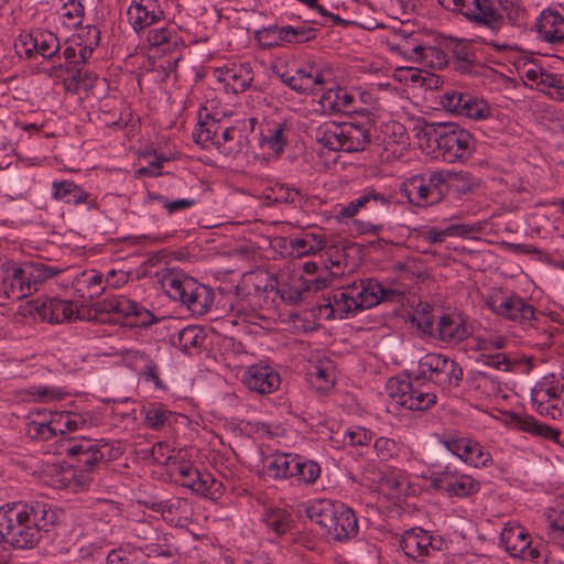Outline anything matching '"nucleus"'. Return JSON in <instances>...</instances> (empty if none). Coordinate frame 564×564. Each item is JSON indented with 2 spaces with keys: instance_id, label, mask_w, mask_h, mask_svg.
Here are the masks:
<instances>
[{
  "instance_id": "nucleus-12",
  "label": "nucleus",
  "mask_w": 564,
  "mask_h": 564,
  "mask_svg": "<svg viewBox=\"0 0 564 564\" xmlns=\"http://www.w3.org/2000/svg\"><path fill=\"white\" fill-rule=\"evenodd\" d=\"M431 486L448 497L467 498L480 490V481L467 474H458L446 467L431 477Z\"/></svg>"
},
{
  "instance_id": "nucleus-55",
  "label": "nucleus",
  "mask_w": 564,
  "mask_h": 564,
  "mask_svg": "<svg viewBox=\"0 0 564 564\" xmlns=\"http://www.w3.org/2000/svg\"><path fill=\"white\" fill-rule=\"evenodd\" d=\"M479 186V180L468 172H459L452 174L451 187L455 188L458 194L466 195L473 193Z\"/></svg>"
},
{
  "instance_id": "nucleus-49",
  "label": "nucleus",
  "mask_w": 564,
  "mask_h": 564,
  "mask_svg": "<svg viewBox=\"0 0 564 564\" xmlns=\"http://www.w3.org/2000/svg\"><path fill=\"white\" fill-rule=\"evenodd\" d=\"M425 48L426 46L412 35L405 36L399 44L393 46V51L414 63H420V61L424 59L422 56Z\"/></svg>"
},
{
  "instance_id": "nucleus-16",
  "label": "nucleus",
  "mask_w": 564,
  "mask_h": 564,
  "mask_svg": "<svg viewBox=\"0 0 564 564\" xmlns=\"http://www.w3.org/2000/svg\"><path fill=\"white\" fill-rule=\"evenodd\" d=\"M127 15L130 25L138 34L164 19L159 0H132Z\"/></svg>"
},
{
  "instance_id": "nucleus-23",
  "label": "nucleus",
  "mask_w": 564,
  "mask_h": 564,
  "mask_svg": "<svg viewBox=\"0 0 564 564\" xmlns=\"http://www.w3.org/2000/svg\"><path fill=\"white\" fill-rule=\"evenodd\" d=\"M33 311L42 321L51 324H59L73 317L75 307L74 304L68 301L46 299L42 302L36 301L33 305Z\"/></svg>"
},
{
  "instance_id": "nucleus-30",
  "label": "nucleus",
  "mask_w": 564,
  "mask_h": 564,
  "mask_svg": "<svg viewBox=\"0 0 564 564\" xmlns=\"http://www.w3.org/2000/svg\"><path fill=\"white\" fill-rule=\"evenodd\" d=\"M52 420L55 434L59 436L61 452L65 448V438H69L66 434L84 429L87 423L80 414L67 411L54 413Z\"/></svg>"
},
{
  "instance_id": "nucleus-1",
  "label": "nucleus",
  "mask_w": 564,
  "mask_h": 564,
  "mask_svg": "<svg viewBox=\"0 0 564 564\" xmlns=\"http://www.w3.org/2000/svg\"><path fill=\"white\" fill-rule=\"evenodd\" d=\"M464 377L462 366L442 354H426L419 360L414 376L402 379L392 377L386 384L388 395L394 402L411 411H427L436 403V394L425 382L437 386L443 391L457 389Z\"/></svg>"
},
{
  "instance_id": "nucleus-46",
  "label": "nucleus",
  "mask_w": 564,
  "mask_h": 564,
  "mask_svg": "<svg viewBox=\"0 0 564 564\" xmlns=\"http://www.w3.org/2000/svg\"><path fill=\"white\" fill-rule=\"evenodd\" d=\"M262 521L269 530L281 536L291 528V514L281 508L265 510Z\"/></svg>"
},
{
  "instance_id": "nucleus-35",
  "label": "nucleus",
  "mask_w": 564,
  "mask_h": 564,
  "mask_svg": "<svg viewBox=\"0 0 564 564\" xmlns=\"http://www.w3.org/2000/svg\"><path fill=\"white\" fill-rule=\"evenodd\" d=\"M563 392L564 386L555 381V376H546L535 383L531 391V401L532 403L553 404L552 402L558 400Z\"/></svg>"
},
{
  "instance_id": "nucleus-50",
  "label": "nucleus",
  "mask_w": 564,
  "mask_h": 564,
  "mask_svg": "<svg viewBox=\"0 0 564 564\" xmlns=\"http://www.w3.org/2000/svg\"><path fill=\"white\" fill-rule=\"evenodd\" d=\"M451 178L452 174L445 173L443 171H436L425 177L426 184L430 186L432 191V199H435V203H440L447 195L451 188Z\"/></svg>"
},
{
  "instance_id": "nucleus-47",
  "label": "nucleus",
  "mask_w": 564,
  "mask_h": 564,
  "mask_svg": "<svg viewBox=\"0 0 564 564\" xmlns=\"http://www.w3.org/2000/svg\"><path fill=\"white\" fill-rule=\"evenodd\" d=\"M205 340V330L199 326L189 325L178 333L177 341L174 344H177L183 351L188 352L192 348L202 347Z\"/></svg>"
},
{
  "instance_id": "nucleus-56",
  "label": "nucleus",
  "mask_w": 564,
  "mask_h": 564,
  "mask_svg": "<svg viewBox=\"0 0 564 564\" xmlns=\"http://www.w3.org/2000/svg\"><path fill=\"white\" fill-rule=\"evenodd\" d=\"M26 434L36 441H48L56 436L55 430L53 429V420L47 422L31 421L26 425Z\"/></svg>"
},
{
  "instance_id": "nucleus-32",
  "label": "nucleus",
  "mask_w": 564,
  "mask_h": 564,
  "mask_svg": "<svg viewBox=\"0 0 564 564\" xmlns=\"http://www.w3.org/2000/svg\"><path fill=\"white\" fill-rule=\"evenodd\" d=\"M316 29L305 25L292 26H270L263 33L267 36L272 35L281 42L288 43H305L316 37Z\"/></svg>"
},
{
  "instance_id": "nucleus-26",
  "label": "nucleus",
  "mask_w": 564,
  "mask_h": 564,
  "mask_svg": "<svg viewBox=\"0 0 564 564\" xmlns=\"http://www.w3.org/2000/svg\"><path fill=\"white\" fill-rule=\"evenodd\" d=\"M508 423L517 430L530 433L532 435L542 436L545 440L558 441L560 431L552 426L536 421L532 415L510 413Z\"/></svg>"
},
{
  "instance_id": "nucleus-38",
  "label": "nucleus",
  "mask_w": 564,
  "mask_h": 564,
  "mask_svg": "<svg viewBox=\"0 0 564 564\" xmlns=\"http://www.w3.org/2000/svg\"><path fill=\"white\" fill-rule=\"evenodd\" d=\"M148 42L151 46L160 48L163 53H171L180 45H183V40L177 32L169 28L150 30Z\"/></svg>"
},
{
  "instance_id": "nucleus-21",
  "label": "nucleus",
  "mask_w": 564,
  "mask_h": 564,
  "mask_svg": "<svg viewBox=\"0 0 564 564\" xmlns=\"http://www.w3.org/2000/svg\"><path fill=\"white\" fill-rule=\"evenodd\" d=\"M216 76L227 91L240 94L251 86L254 74L249 63H240L217 69Z\"/></svg>"
},
{
  "instance_id": "nucleus-13",
  "label": "nucleus",
  "mask_w": 564,
  "mask_h": 564,
  "mask_svg": "<svg viewBox=\"0 0 564 564\" xmlns=\"http://www.w3.org/2000/svg\"><path fill=\"white\" fill-rule=\"evenodd\" d=\"M282 83L300 94H315L323 91L325 85L332 80V73L308 66L295 72L294 75L282 73L279 75Z\"/></svg>"
},
{
  "instance_id": "nucleus-44",
  "label": "nucleus",
  "mask_w": 564,
  "mask_h": 564,
  "mask_svg": "<svg viewBox=\"0 0 564 564\" xmlns=\"http://www.w3.org/2000/svg\"><path fill=\"white\" fill-rule=\"evenodd\" d=\"M220 129V123L209 115H206L204 120L198 121L196 128L193 131V140L200 144L203 148H208L209 145H214L218 130Z\"/></svg>"
},
{
  "instance_id": "nucleus-34",
  "label": "nucleus",
  "mask_w": 564,
  "mask_h": 564,
  "mask_svg": "<svg viewBox=\"0 0 564 564\" xmlns=\"http://www.w3.org/2000/svg\"><path fill=\"white\" fill-rule=\"evenodd\" d=\"M500 543L505 550L513 557L525 556L527 549L531 544L529 534L520 527L503 528L500 533Z\"/></svg>"
},
{
  "instance_id": "nucleus-4",
  "label": "nucleus",
  "mask_w": 564,
  "mask_h": 564,
  "mask_svg": "<svg viewBox=\"0 0 564 564\" xmlns=\"http://www.w3.org/2000/svg\"><path fill=\"white\" fill-rule=\"evenodd\" d=\"M424 134L448 163H465L476 151L477 141L473 133L455 122L427 123Z\"/></svg>"
},
{
  "instance_id": "nucleus-25",
  "label": "nucleus",
  "mask_w": 564,
  "mask_h": 564,
  "mask_svg": "<svg viewBox=\"0 0 564 564\" xmlns=\"http://www.w3.org/2000/svg\"><path fill=\"white\" fill-rule=\"evenodd\" d=\"M74 294L85 301L98 299L106 290L104 275L95 270L79 273L72 283Z\"/></svg>"
},
{
  "instance_id": "nucleus-15",
  "label": "nucleus",
  "mask_w": 564,
  "mask_h": 564,
  "mask_svg": "<svg viewBox=\"0 0 564 564\" xmlns=\"http://www.w3.org/2000/svg\"><path fill=\"white\" fill-rule=\"evenodd\" d=\"M247 388L259 394H271L281 384L280 373L271 366L263 364L251 365L242 376Z\"/></svg>"
},
{
  "instance_id": "nucleus-64",
  "label": "nucleus",
  "mask_w": 564,
  "mask_h": 564,
  "mask_svg": "<svg viewBox=\"0 0 564 564\" xmlns=\"http://www.w3.org/2000/svg\"><path fill=\"white\" fill-rule=\"evenodd\" d=\"M106 560L108 564H135L134 553L122 547L111 550Z\"/></svg>"
},
{
  "instance_id": "nucleus-3",
  "label": "nucleus",
  "mask_w": 564,
  "mask_h": 564,
  "mask_svg": "<svg viewBox=\"0 0 564 564\" xmlns=\"http://www.w3.org/2000/svg\"><path fill=\"white\" fill-rule=\"evenodd\" d=\"M402 294L394 289L384 288L375 279H364L334 291L324 306L330 308L329 315L333 318L345 319L381 302L398 301Z\"/></svg>"
},
{
  "instance_id": "nucleus-43",
  "label": "nucleus",
  "mask_w": 564,
  "mask_h": 564,
  "mask_svg": "<svg viewBox=\"0 0 564 564\" xmlns=\"http://www.w3.org/2000/svg\"><path fill=\"white\" fill-rule=\"evenodd\" d=\"M346 142H344L345 152H360L366 149L371 142L370 132L367 128L347 122V133L345 134Z\"/></svg>"
},
{
  "instance_id": "nucleus-59",
  "label": "nucleus",
  "mask_w": 564,
  "mask_h": 564,
  "mask_svg": "<svg viewBox=\"0 0 564 564\" xmlns=\"http://www.w3.org/2000/svg\"><path fill=\"white\" fill-rule=\"evenodd\" d=\"M237 133L238 131L234 127H228L224 129L220 134L218 133L217 140L214 145L224 155H230L235 151L232 142L235 141V135Z\"/></svg>"
},
{
  "instance_id": "nucleus-54",
  "label": "nucleus",
  "mask_w": 564,
  "mask_h": 564,
  "mask_svg": "<svg viewBox=\"0 0 564 564\" xmlns=\"http://www.w3.org/2000/svg\"><path fill=\"white\" fill-rule=\"evenodd\" d=\"M267 199L272 200L274 204H291L293 206H301L303 196L300 191L279 185L272 188V195H268Z\"/></svg>"
},
{
  "instance_id": "nucleus-60",
  "label": "nucleus",
  "mask_w": 564,
  "mask_h": 564,
  "mask_svg": "<svg viewBox=\"0 0 564 564\" xmlns=\"http://www.w3.org/2000/svg\"><path fill=\"white\" fill-rule=\"evenodd\" d=\"M422 57L424 59L420 61V64L430 65L438 69L444 68L448 64L445 53L435 46H426Z\"/></svg>"
},
{
  "instance_id": "nucleus-29",
  "label": "nucleus",
  "mask_w": 564,
  "mask_h": 564,
  "mask_svg": "<svg viewBox=\"0 0 564 564\" xmlns=\"http://www.w3.org/2000/svg\"><path fill=\"white\" fill-rule=\"evenodd\" d=\"M295 459H297V455L291 453L276 452L267 456L263 462L265 476L275 480L290 479Z\"/></svg>"
},
{
  "instance_id": "nucleus-9",
  "label": "nucleus",
  "mask_w": 564,
  "mask_h": 564,
  "mask_svg": "<svg viewBox=\"0 0 564 564\" xmlns=\"http://www.w3.org/2000/svg\"><path fill=\"white\" fill-rule=\"evenodd\" d=\"M438 443L462 462L475 468L488 467L492 464L491 454L478 441L460 433L444 434L438 437Z\"/></svg>"
},
{
  "instance_id": "nucleus-61",
  "label": "nucleus",
  "mask_w": 564,
  "mask_h": 564,
  "mask_svg": "<svg viewBox=\"0 0 564 564\" xmlns=\"http://www.w3.org/2000/svg\"><path fill=\"white\" fill-rule=\"evenodd\" d=\"M84 6L79 0H66L63 6V15L73 21V25H80L84 18Z\"/></svg>"
},
{
  "instance_id": "nucleus-18",
  "label": "nucleus",
  "mask_w": 564,
  "mask_h": 564,
  "mask_svg": "<svg viewBox=\"0 0 564 564\" xmlns=\"http://www.w3.org/2000/svg\"><path fill=\"white\" fill-rule=\"evenodd\" d=\"M473 329L467 319L458 313L443 314L435 326V339L456 345L471 336Z\"/></svg>"
},
{
  "instance_id": "nucleus-62",
  "label": "nucleus",
  "mask_w": 564,
  "mask_h": 564,
  "mask_svg": "<svg viewBox=\"0 0 564 564\" xmlns=\"http://www.w3.org/2000/svg\"><path fill=\"white\" fill-rule=\"evenodd\" d=\"M499 6L512 25L520 23L524 18L522 17L524 10L520 7L518 0H499Z\"/></svg>"
},
{
  "instance_id": "nucleus-33",
  "label": "nucleus",
  "mask_w": 564,
  "mask_h": 564,
  "mask_svg": "<svg viewBox=\"0 0 564 564\" xmlns=\"http://www.w3.org/2000/svg\"><path fill=\"white\" fill-rule=\"evenodd\" d=\"M290 127L285 120L271 121L262 133L261 145L268 147L275 155H281L288 144Z\"/></svg>"
},
{
  "instance_id": "nucleus-40",
  "label": "nucleus",
  "mask_w": 564,
  "mask_h": 564,
  "mask_svg": "<svg viewBox=\"0 0 564 564\" xmlns=\"http://www.w3.org/2000/svg\"><path fill=\"white\" fill-rule=\"evenodd\" d=\"M292 476L300 485H314L321 476V466L312 459H305L297 455L292 465Z\"/></svg>"
},
{
  "instance_id": "nucleus-42",
  "label": "nucleus",
  "mask_w": 564,
  "mask_h": 564,
  "mask_svg": "<svg viewBox=\"0 0 564 564\" xmlns=\"http://www.w3.org/2000/svg\"><path fill=\"white\" fill-rule=\"evenodd\" d=\"M187 506V499L173 497L165 501L152 503L151 510L161 513L165 521L173 523L186 513Z\"/></svg>"
},
{
  "instance_id": "nucleus-17",
  "label": "nucleus",
  "mask_w": 564,
  "mask_h": 564,
  "mask_svg": "<svg viewBox=\"0 0 564 564\" xmlns=\"http://www.w3.org/2000/svg\"><path fill=\"white\" fill-rule=\"evenodd\" d=\"M399 546L404 555L413 561H422L425 556H430L431 552L440 550L434 545L432 534L422 528L405 531L399 541Z\"/></svg>"
},
{
  "instance_id": "nucleus-41",
  "label": "nucleus",
  "mask_w": 564,
  "mask_h": 564,
  "mask_svg": "<svg viewBox=\"0 0 564 564\" xmlns=\"http://www.w3.org/2000/svg\"><path fill=\"white\" fill-rule=\"evenodd\" d=\"M291 253L296 257L315 254L326 247L325 238L314 234H305L302 237L291 239Z\"/></svg>"
},
{
  "instance_id": "nucleus-63",
  "label": "nucleus",
  "mask_w": 564,
  "mask_h": 564,
  "mask_svg": "<svg viewBox=\"0 0 564 564\" xmlns=\"http://www.w3.org/2000/svg\"><path fill=\"white\" fill-rule=\"evenodd\" d=\"M481 231V226L479 224H453L445 228V232L448 236H457L463 238H469L476 234Z\"/></svg>"
},
{
  "instance_id": "nucleus-19",
  "label": "nucleus",
  "mask_w": 564,
  "mask_h": 564,
  "mask_svg": "<svg viewBox=\"0 0 564 564\" xmlns=\"http://www.w3.org/2000/svg\"><path fill=\"white\" fill-rule=\"evenodd\" d=\"M22 45L28 57H32L36 53L45 59H61L58 54L61 48L59 40L50 31H37L26 34L22 40Z\"/></svg>"
},
{
  "instance_id": "nucleus-14",
  "label": "nucleus",
  "mask_w": 564,
  "mask_h": 564,
  "mask_svg": "<svg viewBox=\"0 0 564 564\" xmlns=\"http://www.w3.org/2000/svg\"><path fill=\"white\" fill-rule=\"evenodd\" d=\"M334 516L327 524L325 532L337 542H347L356 538L359 532L358 519L354 510L338 501L335 505Z\"/></svg>"
},
{
  "instance_id": "nucleus-39",
  "label": "nucleus",
  "mask_w": 564,
  "mask_h": 564,
  "mask_svg": "<svg viewBox=\"0 0 564 564\" xmlns=\"http://www.w3.org/2000/svg\"><path fill=\"white\" fill-rule=\"evenodd\" d=\"M337 500L315 499L305 507V514L312 521L326 530L330 517H334Z\"/></svg>"
},
{
  "instance_id": "nucleus-36",
  "label": "nucleus",
  "mask_w": 564,
  "mask_h": 564,
  "mask_svg": "<svg viewBox=\"0 0 564 564\" xmlns=\"http://www.w3.org/2000/svg\"><path fill=\"white\" fill-rule=\"evenodd\" d=\"M52 196L56 200H63L66 204L79 205L89 204L90 194L72 181H61L53 183Z\"/></svg>"
},
{
  "instance_id": "nucleus-24",
  "label": "nucleus",
  "mask_w": 564,
  "mask_h": 564,
  "mask_svg": "<svg viewBox=\"0 0 564 564\" xmlns=\"http://www.w3.org/2000/svg\"><path fill=\"white\" fill-rule=\"evenodd\" d=\"M107 310L122 315L124 318H135L130 324L139 327H147L153 324L154 315L135 301L117 297L109 302Z\"/></svg>"
},
{
  "instance_id": "nucleus-51",
  "label": "nucleus",
  "mask_w": 564,
  "mask_h": 564,
  "mask_svg": "<svg viewBox=\"0 0 564 564\" xmlns=\"http://www.w3.org/2000/svg\"><path fill=\"white\" fill-rule=\"evenodd\" d=\"M21 394L23 395L22 399L25 401L39 402L62 400L65 395L61 389L46 386L30 387L29 389L23 390Z\"/></svg>"
},
{
  "instance_id": "nucleus-22",
  "label": "nucleus",
  "mask_w": 564,
  "mask_h": 564,
  "mask_svg": "<svg viewBox=\"0 0 564 564\" xmlns=\"http://www.w3.org/2000/svg\"><path fill=\"white\" fill-rule=\"evenodd\" d=\"M468 20L482 24L492 31L502 26L503 17L494 7L490 0H469L463 13Z\"/></svg>"
},
{
  "instance_id": "nucleus-5",
  "label": "nucleus",
  "mask_w": 564,
  "mask_h": 564,
  "mask_svg": "<svg viewBox=\"0 0 564 564\" xmlns=\"http://www.w3.org/2000/svg\"><path fill=\"white\" fill-rule=\"evenodd\" d=\"M160 282L171 300L181 302L195 315L206 314L214 304V290L182 271L166 270Z\"/></svg>"
},
{
  "instance_id": "nucleus-20",
  "label": "nucleus",
  "mask_w": 564,
  "mask_h": 564,
  "mask_svg": "<svg viewBox=\"0 0 564 564\" xmlns=\"http://www.w3.org/2000/svg\"><path fill=\"white\" fill-rule=\"evenodd\" d=\"M535 30L538 37L552 46H564V17L550 9L539 15Z\"/></svg>"
},
{
  "instance_id": "nucleus-58",
  "label": "nucleus",
  "mask_w": 564,
  "mask_h": 564,
  "mask_svg": "<svg viewBox=\"0 0 564 564\" xmlns=\"http://www.w3.org/2000/svg\"><path fill=\"white\" fill-rule=\"evenodd\" d=\"M373 448L380 460H388L398 455L400 447L394 440L388 437H378L375 441Z\"/></svg>"
},
{
  "instance_id": "nucleus-8",
  "label": "nucleus",
  "mask_w": 564,
  "mask_h": 564,
  "mask_svg": "<svg viewBox=\"0 0 564 564\" xmlns=\"http://www.w3.org/2000/svg\"><path fill=\"white\" fill-rule=\"evenodd\" d=\"M171 473L176 477V481L191 489L193 492L217 500L224 494V485L209 473H200L192 463L186 460H175L171 465Z\"/></svg>"
},
{
  "instance_id": "nucleus-57",
  "label": "nucleus",
  "mask_w": 564,
  "mask_h": 564,
  "mask_svg": "<svg viewBox=\"0 0 564 564\" xmlns=\"http://www.w3.org/2000/svg\"><path fill=\"white\" fill-rule=\"evenodd\" d=\"M326 258L323 260V265L326 271H343L347 265L346 253L344 249L337 247L329 248L326 252Z\"/></svg>"
},
{
  "instance_id": "nucleus-45",
  "label": "nucleus",
  "mask_w": 564,
  "mask_h": 564,
  "mask_svg": "<svg viewBox=\"0 0 564 564\" xmlns=\"http://www.w3.org/2000/svg\"><path fill=\"white\" fill-rule=\"evenodd\" d=\"M451 52L454 67L460 73H469L475 61L473 45L466 41H457L453 43Z\"/></svg>"
},
{
  "instance_id": "nucleus-10",
  "label": "nucleus",
  "mask_w": 564,
  "mask_h": 564,
  "mask_svg": "<svg viewBox=\"0 0 564 564\" xmlns=\"http://www.w3.org/2000/svg\"><path fill=\"white\" fill-rule=\"evenodd\" d=\"M486 304L496 315L512 322L528 324L535 319L534 306L514 292L495 294Z\"/></svg>"
},
{
  "instance_id": "nucleus-31",
  "label": "nucleus",
  "mask_w": 564,
  "mask_h": 564,
  "mask_svg": "<svg viewBox=\"0 0 564 564\" xmlns=\"http://www.w3.org/2000/svg\"><path fill=\"white\" fill-rule=\"evenodd\" d=\"M324 94L321 98V104L325 109L335 112H351L355 111V97L347 89L337 87L330 88L325 85Z\"/></svg>"
},
{
  "instance_id": "nucleus-7",
  "label": "nucleus",
  "mask_w": 564,
  "mask_h": 564,
  "mask_svg": "<svg viewBox=\"0 0 564 564\" xmlns=\"http://www.w3.org/2000/svg\"><path fill=\"white\" fill-rule=\"evenodd\" d=\"M113 447L104 440L80 436L65 438L62 454L76 458L77 468L84 473H95L98 467L112 459Z\"/></svg>"
},
{
  "instance_id": "nucleus-53",
  "label": "nucleus",
  "mask_w": 564,
  "mask_h": 564,
  "mask_svg": "<svg viewBox=\"0 0 564 564\" xmlns=\"http://www.w3.org/2000/svg\"><path fill=\"white\" fill-rule=\"evenodd\" d=\"M366 198H367V187L361 191L358 197L352 199L346 205H338V209L336 212V219L340 223H344L348 219L354 218L359 212L364 210L366 207Z\"/></svg>"
},
{
  "instance_id": "nucleus-48",
  "label": "nucleus",
  "mask_w": 564,
  "mask_h": 564,
  "mask_svg": "<svg viewBox=\"0 0 564 564\" xmlns=\"http://www.w3.org/2000/svg\"><path fill=\"white\" fill-rule=\"evenodd\" d=\"M98 76L89 72L86 66H82L75 70V74L64 78L65 89L68 91L76 93L80 89L89 90L95 86Z\"/></svg>"
},
{
  "instance_id": "nucleus-2",
  "label": "nucleus",
  "mask_w": 564,
  "mask_h": 564,
  "mask_svg": "<svg viewBox=\"0 0 564 564\" xmlns=\"http://www.w3.org/2000/svg\"><path fill=\"white\" fill-rule=\"evenodd\" d=\"M57 509L45 500L18 501L0 508V541L17 550H31L58 523Z\"/></svg>"
},
{
  "instance_id": "nucleus-11",
  "label": "nucleus",
  "mask_w": 564,
  "mask_h": 564,
  "mask_svg": "<svg viewBox=\"0 0 564 564\" xmlns=\"http://www.w3.org/2000/svg\"><path fill=\"white\" fill-rule=\"evenodd\" d=\"M441 105L449 112L473 120H485L492 116V109L485 99L467 93L445 91L441 96Z\"/></svg>"
},
{
  "instance_id": "nucleus-28",
  "label": "nucleus",
  "mask_w": 564,
  "mask_h": 564,
  "mask_svg": "<svg viewBox=\"0 0 564 564\" xmlns=\"http://www.w3.org/2000/svg\"><path fill=\"white\" fill-rule=\"evenodd\" d=\"M392 199L391 194L368 186L365 213L375 220L384 219L392 214Z\"/></svg>"
},
{
  "instance_id": "nucleus-37",
  "label": "nucleus",
  "mask_w": 564,
  "mask_h": 564,
  "mask_svg": "<svg viewBox=\"0 0 564 564\" xmlns=\"http://www.w3.org/2000/svg\"><path fill=\"white\" fill-rule=\"evenodd\" d=\"M405 193L409 202L419 207H426L435 205V199H432V191L426 184L425 176H413L405 187Z\"/></svg>"
},
{
  "instance_id": "nucleus-52",
  "label": "nucleus",
  "mask_w": 564,
  "mask_h": 564,
  "mask_svg": "<svg viewBox=\"0 0 564 564\" xmlns=\"http://www.w3.org/2000/svg\"><path fill=\"white\" fill-rule=\"evenodd\" d=\"M172 412L163 404H152L144 416V424L152 430H161L172 416Z\"/></svg>"
},
{
  "instance_id": "nucleus-27",
  "label": "nucleus",
  "mask_w": 564,
  "mask_h": 564,
  "mask_svg": "<svg viewBox=\"0 0 564 564\" xmlns=\"http://www.w3.org/2000/svg\"><path fill=\"white\" fill-rule=\"evenodd\" d=\"M347 122L327 121L322 123L315 132V139L323 147L332 151H344Z\"/></svg>"
},
{
  "instance_id": "nucleus-6",
  "label": "nucleus",
  "mask_w": 564,
  "mask_h": 564,
  "mask_svg": "<svg viewBox=\"0 0 564 564\" xmlns=\"http://www.w3.org/2000/svg\"><path fill=\"white\" fill-rule=\"evenodd\" d=\"M61 269L43 262L6 263L2 279L3 291L10 300H22L32 295L46 280L56 276Z\"/></svg>"
}]
</instances>
